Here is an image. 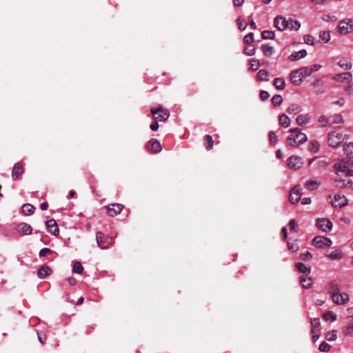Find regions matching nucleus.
<instances>
[{
    "label": "nucleus",
    "mask_w": 353,
    "mask_h": 353,
    "mask_svg": "<svg viewBox=\"0 0 353 353\" xmlns=\"http://www.w3.org/2000/svg\"><path fill=\"white\" fill-rule=\"evenodd\" d=\"M35 208L29 203L24 204L22 207V211L25 215H30L34 213Z\"/></svg>",
    "instance_id": "36"
},
{
    "label": "nucleus",
    "mask_w": 353,
    "mask_h": 353,
    "mask_svg": "<svg viewBox=\"0 0 353 353\" xmlns=\"http://www.w3.org/2000/svg\"><path fill=\"white\" fill-rule=\"evenodd\" d=\"M107 210V214L110 216H115L119 214L123 209L124 206L120 203H112L105 207Z\"/></svg>",
    "instance_id": "9"
},
{
    "label": "nucleus",
    "mask_w": 353,
    "mask_h": 353,
    "mask_svg": "<svg viewBox=\"0 0 353 353\" xmlns=\"http://www.w3.org/2000/svg\"><path fill=\"white\" fill-rule=\"evenodd\" d=\"M311 117L308 114H299L296 119V122L299 125H303L309 123Z\"/></svg>",
    "instance_id": "25"
},
{
    "label": "nucleus",
    "mask_w": 353,
    "mask_h": 353,
    "mask_svg": "<svg viewBox=\"0 0 353 353\" xmlns=\"http://www.w3.org/2000/svg\"><path fill=\"white\" fill-rule=\"evenodd\" d=\"M296 268L298 269V270L300 272H302L304 274H309L311 271L310 267L306 266L304 263H301V262L297 263L296 264Z\"/></svg>",
    "instance_id": "37"
},
{
    "label": "nucleus",
    "mask_w": 353,
    "mask_h": 353,
    "mask_svg": "<svg viewBox=\"0 0 353 353\" xmlns=\"http://www.w3.org/2000/svg\"><path fill=\"white\" fill-rule=\"evenodd\" d=\"M300 259L303 261H310L312 259V254L310 252L307 251L301 254Z\"/></svg>",
    "instance_id": "53"
},
{
    "label": "nucleus",
    "mask_w": 353,
    "mask_h": 353,
    "mask_svg": "<svg viewBox=\"0 0 353 353\" xmlns=\"http://www.w3.org/2000/svg\"><path fill=\"white\" fill-rule=\"evenodd\" d=\"M301 188L300 186H294L290 192L289 201L291 203L295 204L299 202L301 196Z\"/></svg>",
    "instance_id": "10"
},
{
    "label": "nucleus",
    "mask_w": 353,
    "mask_h": 353,
    "mask_svg": "<svg viewBox=\"0 0 353 353\" xmlns=\"http://www.w3.org/2000/svg\"><path fill=\"white\" fill-rule=\"evenodd\" d=\"M323 319L325 321H329L330 319H331V320L334 321L336 319V316L332 312H327L323 314Z\"/></svg>",
    "instance_id": "47"
},
{
    "label": "nucleus",
    "mask_w": 353,
    "mask_h": 353,
    "mask_svg": "<svg viewBox=\"0 0 353 353\" xmlns=\"http://www.w3.org/2000/svg\"><path fill=\"white\" fill-rule=\"evenodd\" d=\"M83 270V268L81 263L79 261L75 262L72 268V272L77 274H81Z\"/></svg>",
    "instance_id": "42"
},
{
    "label": "nucleus",
    "mask_w": 353,
    "mask_h": 353,
    "mask_svg": "<svg viewBox=\"0 0 353 353\" xmlns=\"http://www.w3.org/2000/svg\"><path fill=\"white\" fill-rule=\"evenodd\" d=\"M96 241L97 245L101 249H107L109 245L113 243V239L110 236H105L102 232H96Z\"/></svg>",
    "instance_id": "5"
},
{
    "label": "nucleus",
    "mask_w": 353,
    "mask_h": 353,
    "mask_svg": "<svg viewBox=\"0 0 353 353\" xmlns=\"http://www.w3.org/2000/svg\"><path fill=\"white\" fill-rule=\"evenodd\" d=\"M307 55V52L305 50H301L298 52H295L290 54L288 59L292 61H295L301 59V58L305 57Z\"/></svg>",
    "instance_id": "24"
},
{
    "label": "nucleus",
    "mask_w": 353,
    "mask_h": 353,
    "mask_svg": "<svg viewBox=\"0 0 353 353\" xmlns=\"http://www.w3.org/2000/svg\"><path fill=\"white\" fill-rule=\"evenodd\" d=\"M288 249L292 252H296L299 250V246L296 241L288 242Z\"/></svg>",
    "instance_id": "54"
},
{
    "label": "nucleus",
    "mask_w": 353,
    "mask_h": 353,
    "mask_svg": "<svg viewBox=\"0 0 353 353\" xmlns=\"http://www.w3.org/2000/svg\"><path fill=\"white\" fill-rule=\"evenodd\" d=\"M325 256L332 260H340L343 258V254L341 249H336L329 254H326Z\"/></svg>",
    "instance_id": "22"
},
{
    "label": "nucleus",
    "mask_w": 353,
    "mask_h": 353,
    "mask_svg": "<svg viewBox=\"0 0 353 353\" xmlns=\"http://www.w3.org/2000/svg\"><path fill=\"white\" fill-rule=\"evenodd\" d=\"M303 39H304L305 42L307 44L313 46L315 43L314 39L312 35H310V34L305 35Z\"/></svg>",
    "instance_id": "57"
},
{
    "label": "nucleus",
    "mask_w": 353,
    "mask_h": 353,
    "mask_svg": "<svg viewBox=\"0 0 353 353\" xmlns=\"http://www.w3.org/2000/svg\"><path fill=\"white\" fill-rule=\"evenodd\" d=\"M257 77L261 81H269V73L265 70H260L257 73Z\"/></svg>",
    "instance_id": "39"
},
{
    "label": "nucleus",
    "mask_w": 353,
    "mask_h": 353,
    "mask_svg": "<svg viewBox=\"0 0 353 353\" xmlns=\"http://www.w3.org/2000/svg\"><path fill=\"white\" fill-rule=\"evenodd\" d=\"M289 226H290V230L291 231H294L295 232H297V230L296 229V221L294 219H291L290 221Z\"/></svg>",
    "instance_id": "61"
},
{
    "label": "nucleus",
    "mask_w": 353,
    "mask_h": 353,
    "mask_svg": "<svg viewBox=\"0 0 353 353\" xmlns=\"http://www.w3.org/2000/svg\"><path fill=\"white\" fill-rule=\"evenodd\" d=\"M343 123V118L342 115L340 114L334 115V119H333V123L338 124V123Z\"/></svg>",
    "instance_id": "59"
},
{
    "label": "nucleus",
    "mask_w": 353,
    "mask_h": 353,
    "mask_svg": "<svg viewBox=\"0 0 353 353\" xmlns=\"http://www.w3.org/2000/svg\"><path fill=\"white\" fill-rule=\"evenodd\" d=\"M332 204L335 208H343L347 205V199L344 195L336 194L334 196Z\"/></svg>",
    "instance_id": "13"
},
{
    "label": "nucleus",
    "mask_w": 353,
    "mask_h": 353,
    "mask_svg": "<svg viewBox=\"0 0 353 353\" xmlns=\"http://www.w3.org/2000/svg\"><path fill=\"white\" fill-rule=\"evenodd\" d=\"M283 98L280 94H276L272 98V103L274 105L278 106L281 104Z\"/></svg>",
    "instance_id": "46"
},
{
    "label": "nucleus",
    "mask_w": 353,
    "mask_h": 353,
    "mask_svg": "<svg viewBox=\"0 0 353 353\" xmlns=\"http://www.w3.org/2000/svg\"><path fill=\"white\" fill-rule=\"evenodd\" d=\"M52 252V250L48 248L41 249L39 252L40 256H46Z\"/></svg>",
    "instance_id": "58"
},
{
    "label": "nucleus",
    "mask_w": 353,
    "mask_h": 353,
    "mask_svg": "<svg viewBox=\"0 0 353 353\" xmlns=\"http://www.w3.org/2000/svg\"><path fill=\"white\" fill-rule=\"evenodd\" d=\"M298 71L303 79L309 77L312 74V70L308 67L301 68L298 69Z\"/></svg>",
    "instance_id": "40"
},
{
    "label": "nucleus",
    "mask_w": 353,
    "mask_h": 353,
    "mask_svg": "<svg viewBox=\"0 0 353 353\" xmlns=\"http://www.w3.org/2000/svg\"><path fill=\"white\" fill-rule=\"evenodd\" d=\"M16 230L22 235L30 234L32 231L31 226L26 223H21L17 225V226L16 227Z\"/></svg>",
    "instance_id": "18"
},
{
    "label": "nucleus",
    "mask_w": 353,
    "mask_h": 353,
    "mask_svg": "<svg viewBox=\"0 0 353 353\" xmlns=\"http://www.w3.org/2000/svg\"><path fill=\"white\" fill-rule=\"evenodd\" d=\"M204 145L206 150H210L214 145V141L211 135L207 134L203 137Z\"/></svg>",
    "instance_id": "29"
},
{
    "label": "nucleus",
    "mask_w": 353,
    "mask_h": 353,
    "mask_svg": "<svg viewBox=\"0 0 353 353\" xmlns=\"http://www.w3.org/2000/svg\"><path fill=\"white\" fill-rule=\"evenodd\" d=\"M274 85L277 90H283L285 85L284 79L279 77L274 79Z\"/></svg>",
    "instance_id": "38"
},
{
    "label": "nucleus",
    "mask_w": 353,
    "mask_h": 353,
    "mask_svg": "<svg viewBox=\"0 0 353 353\" xmlns=\"http://www.w3.org/2000/svg\"><path fill=\"white\" fill-rule=\"evenodd\" d=\"M338 65L343 70H347L352 68V63L347 59H342L338 62Z\"/></svg>",
    "instance_id": "31"
},
{
    "label": "nucleus",
    "mask_w": 353,
    "mask_h": 353,
    "mask_svg": "<svg viewBox=\"0 0 353 353\" xmlns=\"http://www.w3.org/2000/svg\"><path fill=\"white\" fill-rule=\"evenodd\" d=\"M333 185L337 188H350L352 185V181L351 179H343L341 177L334 179L333 180Z\"/></svg>",
    "instance_id": "14"
},
{
    "label": "nucleus",
    "mask_w": 353,
    "mask_h": 353,
    "mask_svg": "<svg viewBox=\"0 0 353 353\" xmlns=\"http://www.w3.org/2000/svg\"><path fill=\"white\" fill-rule=\"evenodd\" d=\"M300 283L304 288H310L312 286V279L307 275H303L300 277Z\"/></svg>",
    "instance_id": "27"
},
{
    "label": "nucleus",
    "mask_w": 353,
    "mask_h": 353,
    "mask_svg": "<svg viewBox=\"0 0 353 353\" xmlns=\"http://www.w3.org/2000/svg\"><path fill=\"white\" fill-rule=\"evenodd\" d=\"M318 121L321 126H327L328 125V119L324 115L320 116L319 117Z\"/></svg>",
    "instance_id": "56"
},
{
    "label": "nucleus",
    "mask_w": 353,
    "mask_h": 353,
    "mask_svg": "<svg viewBox=\"0 0 353 353\" xmlns=\"http://www.w3.org/2000/svg\"><path fill=\"white\" fill-rule=\"evenodd\" d=\"M334 168L339 176H353V163L349 161L341 160L334 163Z\"/></svg>",
    "instance_id": "1"
},
{
    "label": "nucleus",
    "mask_w": 353,
    "mask_h": 353,
    "mask_svg": "<svg viewBox=\"0 0 353 353\" xmlns=\"http://www.w3.org/2000/svg\"><path fill=\"white\" fill-rule=\"evenodd\" d=\"M236 21L239 29L241 31H244L247 28V24H243L241 17H239Z\"/></svg>",
    "instance_id": "60"
},
{
    "label": "nucleus",
    "mask_w": 353,
    "mask_h": 353,
    "mask_svg": "<svg viewBox=\"0 0 353 353\" xmlns=\"http://www.w3.org/2000/svg\"><path fill=\"white\" fill-rule=\"evenodd\" d=\"M290 80L294 85H299L302 82L303 78L298 70H293L290 73Z\"/></svg>",
    "instance_id": "23"
},
{
    "label": "nucleus",
    "mask_w": 353,
    "mask_h": 353,
    "mask_svg": "<svg viewBox=\"0 0 353 353\" xmlns=\"http://www.w3.org/2000/svg\"><path fill=\"white\" fill-rule=\"evenodd\" d=\"M345 151L347 156L353 157V143H349L345 145Z\"/></svg>",
    "instance_id": "50"
},
{
    "label": "nucleus",
    "mask_w": 353,
    "mask_h": 353,
    "mask_svg": "<svg viewBox=\"0 0 353 353\" xmlns=\"http://www.w3.org/2000/svg\"><path fill=\"white\" fill-rule=\"evenodd\" d=\"M336 330L327 332L325 334V339L329 341H334L336 339Z\"/></svg>",
    "instance_id": "45"
},
{
    "label": "nucleus",
    "mask_w": 353,
    "mask_h": 353,
    "mask_svg": "<svg viewBox=\"0 0 353 353\" xmlns=\"http://www.w3.org/2000/svg\"><path fill=\"white\" fill-rule=\"evenodd\" d=\"M320 145L318 141H312L310 145V150L314 152H317L319 150Z\"/></svg>",
    "instance_id": "52"
},
{
    "label": "nucleus",
    "mask_w": 353,
    "mask_h": 353,
    "mask_svg": "<svg viewBox=\"0 0 353 353\" xmlns=\"http://www.w3.org/2000/svg\"><path fill=\"white\" fill-rule=\"evenodd\" d=\"M244 52L245 53L248 55V56H252L253 54H254L255 53V48H250V47H246L245 49H244Z\"/></svg>",
    "instance_id": "63"
},
{
    "label": "nucleus",
    "mask_w": 353,
    "mask_h": 353,
    "mask_svg": "<svg viewBox=\"0 0 353 353\" xmlns=\"http://www.w3.org/2000/svg\"><path fill=\"white\" fill-rule=\"evenodd\" d=\"M148 148L154 153H158L162 150L159 141L156 139H152L149 141Z\"/></svg>",
    "instance_id": "20"
},
{
    "label": "nucleus",
    "mask_w": 353,
    "mask_h": 353,
    "mask_svg": "<svg viewBox=\"0 0 353 353\" xmlns=\"http://www.w3.org/2000/svg\"><path fill=\"white\" fill-rule=\"evenodd\" d=\"M301 110V106L296 103L291 104L287 109V112L289 114H296Z\"/></svg>",
    "instance_id": "34"
},
{
    "label": "nucleus",
    "mask_w": 353,
    "mask_h": 353,
    "mask_svg": "<svg viewBox=\"0 0 353 353\" xmlns=\"http://www.w3.org/2000/svg\"><path fill=\"white\" fill-rule=\"evenodd\" d=\"M290 132L291 134L288 137L287 142L291 146H297L307 141V136L297 128L290 129Z\"/></svg>",
    "instance_id": "2"
},
{
    "label": "nucleus",
    "mask_w": 353,
    "mask_h": 353,
    "mask_svg": "<svg viewBox=\"0 0 353 353\" xmlns=\"http://www.w3.org/2000/svg\"><path fill=\"white\" fill-rule=\"evenodd\" d=\"M312 243L318 248H324L330 247L332 241L328 238L318 236L312 239Z\"/></svg>",
    "instance_id": "8"
},
{
    "label": "nucleus",
    "mask_w": 353,
    "mask_h": 353,
    "mask_svg": "<svg viewBox=\"0 0 353 353\" xmlns=\"http://www.w3.org/2000/svg\"><path fill=\"white\" fill-rule=\"evenodd\" d=\"M287 163L291 169L298 170L302 167L303 163L301 157L292 156L288 159Z\"/></svg>",
    "instance_id": "11"
},
{
    "label": "nucleus",
    "mask_w": 353,
    "mask_h": 353,
    "mask_svg": "<svg viewBox=\"0 0 353 353\" xmlns=\"http://www.w3.org/2000/svg\"><path fill=\"white\" fill-rule=\"evenodd\" d=\"M320 41L323 43H327L330 39V34L329 31H321L319 32Z\"/></svg>",
    "instance_id": "35"
},
{
    "label": "nucleus",
    "mask_w": 353,
    "mask_h": 353,
    "mask_svg": "<svg viewBox=\"0 0 353 353\" xmlns=\"http://www.w3.org/2000/svg\"><path fill=\"white\" fill-rule=\"evenodd\" d=\"M345 91L350 96H353V83L345 87Z\"/></svg>",
    "instance_id": "62"
},
{
    "label": "nucleus",
    "mask_w": 353,
    "mask_h": 353,
    "mask_svg": "<svg viewBox=\"0 0 353 353\" xmlns=\"http://www.w3.org/2000/svg\"><path fill=\"white\" fill-rule=\"evenodd\" d=\"M279 124L284 128H288L290 125V119L285 114H282L279 118Z\"/></svg>",
    "instance_id": "32"
},
{
    "label": "nucleus",
    "mask_w": 353,
    "mask_h": 353,
    "mask_svg": "<svg viewBox=\"0 0 353 353\" xmlns=\"http://www.w3.org/2000/svg\"><path fill=\"white\" fill-rule=\"evenodd\" d=\"M46 227L48 228V230L50 233L52 234H54L55 236L59 234V228L58 225L54 219L48 220L46 222Z\"/></svg>",
    "instance_id": "17"
},
{
    "label": "nucleus",
    "mask_w": 353,
    "mask_h": 353,
    "mask_svg": "<svg viewBox=\"0 0 353 353\" xmlns=\"http://www.w3.org/2000/svg\"><path fill=\"white\" fill-rule=\"evenodd\" d=\"M301 24L299 21L290 19L288 20V29L290 30H298Z\"/></svg>",
    "instance_id": "30"
},
{
    "label": "nucleus",
    "mask_w": 353,
    "mask_h": 353,
    "mask_svg": "<svg viewBox=\"0 0 353 353\" xmlns=\"http://www.w3.org/2000/svg\"><path fill=\"white\" fill-rule=\"evenodd\" d=\"M341 290L340 285L336 283H331L329 285L328 292L331 294V296L335 294L339 293Z\"/></svg>",
    "instance_id": "33"
},
{
    "label": "nucleus",
    "mask_w": 353,
    "mask_h": 353,
    "mask_svg": "<svg viewBox=\"0 0 353 353\" xmlns=\"http://www.w3.org/2000/svg\"><path fill=\"white\" fill-rule=\"evenodd\" d=\"M250 69L256 71L260 67V62L258 59H252L250 61Z\"/></svg>",
    "instance_id": "41"
},
{
    "label": "nucleus",
    "mask_w": 353,
    "mask_h": 353,
    "mask_svg": "<svg viewBox=\"0 0 353 353\" xmlns=\"http://www.w3.org/2000/svg\"><path fill=\"white\" fill-rule=\"evenodd\" d=\"M274 26L280 31H284L288 29V20L285 18L278 16L274 20Z\"/></svg>",
    "instance_id": "15"
},
{
    "label": "nucleus",
    "mask_w": 353,
    "mask_h": 353,
    "mask_svg": "<svg viewBox=\"0 0 353 353\" xmlns=\"http://www.w3.org/2000/svg\"><path fill=\"white\" fill-rule=\"evenodd\" d=\"M261 37L263 39H273L274 38V33L272 31L264 30L261 33Z\"/></svg>",
    "instance_id": "43"
},
{
    "label": "nucleus",
    "mask_w": 353,
    "mask_h": 353,
    "mask_svg": "<svg viewBox=\"0 0 353 353\" xmlns=\"http://www.w3.org/2000/svg\"><path fill=\"white\" fill-rule=\"evenodd\" d=\"M151 112L153 114L154 119L157 122L165 121L170 117L169 111L166 109H163L162 107L152 108Z\"/></svg>",
    "instance_id": "4"
},
{
    "label": "nucleus",
    "mask_w": 353,
    "mask_h": 353,
    "mask_svg": "<svg viewBox=\"0 0 353 353\" xmlns=\"http://www.w3.org/2000/svg\"><path fill=\"white\" fill-rule=\"evenodd\" d=\"M52 273V269L46 264H43L38 270L37 275L40 279H43Z\"/></svg>",
    "instance_id": "21"
},
{
    "label": "nucleus",
    "mask_w": 353,
    "mask_h": 353,
    "mask_svg": "<svg viewBox=\"0 0 353 353\" xmlns=\"http://www.w3.org/2000/svg\"><path fill=\"white\" fill-rule=\"evenodd\" d=\"M332 79L339 82H350L352 80V74L350 72H345L335 74Z\"/></svg>",
    "instance_id": "16"
},
{
    "label": "nucleus",
    "mask_w": 353,
    "mask_h": 353,
    "mask_svg": "<svg viewBox=\"0 0 353 353\" xmlns=\"http://www.w3.org/2000/svg\"><path fill=\"white\" fill-rule=\"evenodd\" d=\"M322 19L326 22H334L337 20V18L334 15L323 14L322 16Z\"/></svg>",
    "instance_id": "48"
},
{
    "label": "nucleus",
    "mask_w": 353,
    "mask_h": 353,
    "mask_svg": "<svg viewBox=\"0 0 353 353\" xmlns=\"http://www.w3.org/2000/svg\"><path fill=\"white\" fill-rule=\"evenodd\" d=\"M330 348H331V346L326 342L323 341L319 345V350L321 352H327L330 350Z\"/></svg>",
    "instance_id": "49"
},
{
    "label": "nucleus",
    "mask_w": 353,
    "mask_h": 353,
    "mask_svg": "<svg viewBox=\"0 0 353 353\" xmlns=\"http://www.w3.org/2000/svg\"><path fill=\"white\" fill-rule=\"evenodd\" d=\"M254 41V34L252 32H250L246 34L243 38V42L246 44H250L252 43Z\"/></svg>",
    "instance_id": "51"
},
{
    "label": "nucleus",
    "mask_w": 353,
    "mask_h": 353,
    "mask_svg": "<svg viewBox=\"0 0 353 353\" xmlns=\"http://www.w3.org/2000/svg\"><path fill=\"white\" fill-rule=\"evenodd\" d=\"M269 93L267 91L262 90L260 92V97L261 100L265 101L269 98Z\"/></svg>",
    "instance_id": "64"
},
{
    "label": "nucleus",
    "mask_w": 353,
    "mask_h": 353,
    "mask_svg": "<svg viewBox=\"0 0 353 353\" xmlns=\"http://www.w3.org/2000/svg\"><path fill=\"white\" fill-rule=\"evenodd\" d=\"M343 333L346 336H353V323H350L343 329Z\"/></svg>",
    "instance_id": "44"
},
{
    "label": "nucleus",
    "mask_w": 353,
    "mask_h": 353,
    "mask_svg": "<svg viewBox=\"0 0 353 353\" xmlns=\"http://www.w3.org/2000/svg\"><path fill=\"white\" fill-rule=\"evenodd\" d=\"M333 302L337 305H345L350 300L349 295L346 293H337L332 296Z\"/></svg>",
    "instance_id": "12"
},
{
    "label": "nucleus",
    "mask_w": 353,
    "mask_h": 353,
    "mask_svg": "<svg viewBox=\"0 0 353 353\" xmlns=\"http://www.w3.org/2000/svg\"><path fill=\"white\" fill-rule=\"evenodd\" d=\"M345 140V136L339 132L333 131L328 134L327 143L330 147L336 148Z\"/></svg>",
    "instance_id": "3"
},
{
    "label": "nucleus",
    "mask_w": 353,
    "mask_h": 353,
    "mask_svg": "<svg viewBox=\"0 0 353 353\" xmlns=\"http://www.w3.org/2000/svg\"><path fill=\"white\" fill-rule=\"evenodd\" d=\"M353 30V19H347L339 22L338 30L342 34H346Z\"/></svg>",
    "instance_id": "6"
},
{
    "label": "nucleus",
    "mask_w": 353,
    "mask_h": 353,
    "mask_svg": "<svg viewBox=\"0 0 353 353\" xmlns=\"http://www.w3.org/2000/svg\"><path fill=\"white\" fill-rule=\"evenodd\" d=\"M269 138L271 143L276 144L278 142L277 137L274 131L269 132Z\"/></svg>",
    "instance_id": "55"
},
{
    "label": "nucleus",
    "mask_w": 353,
    "mask_h": 353,
    "mask_svg": "<svg viewBox=\"0 0 353 353\" xmlns=\"http://www.w3.org/2000/svg\"><path fill=\"white\" fill-rule=\"evenodd\" d=\"M23 168L20 163H17L14 165L12 171V177L13 180H17L19 176L23 174Z\"/></svg>",
    "instance_id": "19"
},
{
    "label": "nucleus",
    "mask_w": 353,
    "mask_h": 353,
    "mask_svg": "<svg viewBox=\"0 0 353 353\" xmlns=\"http://www.w3.org/2000/svg\"><path fill=\"white\" fill-rule=\"evenodd\" d=\"M317 228L323 232H329L332 229V221L327 218H319L316 219Z\"/></svg>",
    "instance_id": "7"
},
{
    "label": "nucleus",
    "mask_w": 353,
    "mask_h": 353,
    "mask_svg": "<svg viewBox=\"0 0 353 353\" xmlns=\"http://www.w3.org/2000/svg\"><path fill=\"white\" fill-rule=\"evenodd\" d=\"M321 182L317 180H309L305 182V187L310 190H314L320 185Z\"/></svg>",
    "instance_id": "28"
},
{
    "label": "nucleus",
    "mask_w": 353,
    "mask_h": 353,
    "mask_svg": "<svg viewBox=\"0 0 353 353\" xmlns=\"http://www.w3.org/2000/svg\"><path fill=\"white\" fill-rule=\"evenodd\" d=\"M261 49L263 53V54L266 57L272 56L274 52V49L272 46L269 44H263L261 47Z\"/></svg>",
    "instance_id": "26"
}]
</instances>
